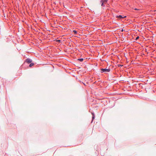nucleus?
<instances>
[{
	"label": "nucleus",
	"mask_w": 156,
	"mask_h": 156,
	"mask_svg": "<svg viewBox=\"0 0 156 156\" xmlns=\"http://www.w3.org/2000/svg\"><path fill=\"white\" fill-rule=\"evenodd\" d=\"M107 0H101V6H103V3L106 2Z\"/></svg>",
	"instance_id": "obj_3"
},
{
	"label": "nucleus",
	"mask_w": 156,
	"mask_h": 156,
	"mask_svg": "<svg viewBox=\"0 0 156 156\" xmlns=\"http://www.w3.org/2000/svg\"><path fill=\"white\" fill-rule=\"evenodd\" d=\"M121 66V65H118V66Z\"/></svg>",
	"instance_id": "obj_13"
},
{
	"label": "nucleus",
	"mask_w": 156,
	"mask_h": 156,
	"mask_svg": "<svg viewBox=\"0 0 156 156\" xmlns=\"http://www.w3.org/2000/svg\"><path fill=\"white\" fill-rule=\"evenodd\" d=\"M93 116L92 117V120H93L94 118V115L93 114Z\"/></svg>",
	"instance_id": "obj_8"
},
{
	"label": "nucleus",
	"mask_w": 156,
	"mask_h": 156,
	"mask_svg": "<svg viewBox=\"0 0 156 156\" xmlns=\"http://www.w3.org/2000/svg\"><path fill=\"white\" fill-rule=\"evenodd\" d=\"M78 60L82 62L83 61V58H79L78 59Z\"/></svg>",
	"instance_id": "obj_5"
},
{
	"label": "nucleus",
	"mask_w": 156,
	"mask_h": 156,
	"mask_svg": "<svg viewBox=\"0 0 156 156\" xmlns=\"http://www.w3.org/2000/svg\"><path fill=\"white\" fill-rule=\"evenodd\" d=\"M57 41L58 42H60V40H57Z\"/></svg>",
	"instance_id": "obj_10"
},
{
	"label": "nucleus",
	"mask_w": 156,
	"mask_h": 156,
	"mask_svg": "<svg viewBox=\"0 0 156 156\" xmlns=\"http://www.w3.org/2000/svg\"><path fill=\"white\" fill-rule=\"evenodd\" d=\"M135 9V10H139V9H136V8H135V9Z\"/></svg>",
	"instance_id": "obj_11"
},
{
	"label": "nucleus",
	"mask_w": 156,
	"mask_h": 156,
	"mask_svg": "<svg viewBox=\"0 0 156 156\" xmlns=\"http://www.w3.org/2000/svg\"><path fill=\"white\" fill-rule=\"evenodd\" d=\"M101 72H105V73H106L107 72H109L110 71V69H101Z\"/></svg>",
	"instance_id": "obj_1"
},
{
	"label": "nucleus",
	"mask_w": 156,
	"mask_h": 156,
	"mask_svg": "<svg viewBox=\"0 0 156 156\" xmlns=\"http://www.w3.org/2000/svg\"><path fill=\"white\" fill-rule=\"evenodd\" d=\"M34 65V64L33 63H31L30 65L29 66L31 67L33 66Z\"/></svg>",
	"instance_id": "obj_6"
},
{
	"label": "nucleus",
	"mask_w": 156,
	"mask_h": 156,
	"mask_svg": "<svg viewBox=\"0 0 156 156\" xmlns=\"http://www.w3.org/2000/svg\"><path fill=\"white\" fill-rule=\"evenodd\" d=\"M73 32L75 34H76L77 33V32L75 30H73Z\"/></svg>",
	"instance_id": "obj_7"
},
{
	"label": "nucleus",
	"mask_w": 156,
	"mask_h": 156,
	"mask_svg": "<svg viewBox=\"0 0 156 156\" xmlns=\"http://www.w3.org/2000/svg\"><path fill=\"white\" fill-rule=\"evenodd\" d=\"M126 17V16H125L124 17H123L122 16H121V15L117 16V17L119 18H120V19H122V18H125V17Z\"/></svg>",
	"instance_id": "obj_4"
},
{
	"label": "nucleus",
	"mask_w": 156,
	"mask_h": 156,
	"mask_svg": "<svg viewBox=\"0 0 156 156\" xmlns=\"http://www.w3.org/2000/svg\"><path fill=\"white\" fill-rule=\"evenodd\" d=\"M139 38V37H138V36L137 37H136V40H137V39H138Z\"/></svg>",
	"instance_id": "obj_9"
},
{
	"label": "nucleus",
	"mask_w": 156,
	"mask_h": 156,
	"mask_svg": "<svg viewBox=\"0 0 156 156\" xmlns=\"http://www.w3.org/2000/svg\"><path fill=\"white\" fill-rule=\"evenodd\" d=\"M123 31V29H122L121 31L122 32V31Z\"/></svg>",
	"instance_id": "obj_12"
},
{
	"label": "nucleus",
	"mask_w": 156,
	"mask_h": 156,
	"mask_svg": "<svg viewBox=\"0 0 156 156\" xmlns=\"http://www.w3.org/2000/svg\"><path fill=\"white\" fill-rule=\"evenodd\" d=\"M26 62L28 63H30L32 62V60L29 58H27L26 60Z\"/></svg>",
	"instance_id": "obj_2"
}]
</instances>
